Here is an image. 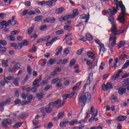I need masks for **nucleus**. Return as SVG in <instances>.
<instances>
[{
    "label": "nucleus",
    "mask_w": 129,
    "mask_h": 129,
    "mask_svg": "<svg viewBox=\"0 0 129 129\" xmlns=\"http://www.w3.org/2000/svg\"><path fill=\"white\" fill-rule=\"evenodd\" d=\"M114 4L116 6L115 7H113L112 9H109L108 11L106 12V15L108 17V20L109 22H110L112 27L110 32H111V37L109 38V42H111L110 44L108 45V48H109L111 52L113 51V47L116 46V37H113V36H116V35H120V34H122L124 33V30H117V24L116 22H114V18H113V15H115L117 13V9L118 8L121 9V16H118V20L119 21L120 23L123 24L124 21H125V18L124 17L126 16L125 12L126 11L125 9V7L122 4V1L118 0H114Z\"/></svg>",
    "instance_id": "1"
},
{
    "label": "nucleus",
    "mask_w": 129,
    "mask_h": 129,
    "mask_svg": "<svg viewBox=\"0 0 129 129\" xmlns=\"http://www.w3.org/2000/svg\"><path fill=\"white\" fill-rule=\"evenodd\" d=\"M75 95V92H72L70 94H64L62 96L63 100L62 101L61 99H58L54 102H51L48 104V107L45 108H41L40 110L42 113H51L53 111V107H57V105L63 106L65 104V100L67 98H72Z\"/></svg>",
    "instance_id": "2"
},
{
    "label": "nucleus",
    "mask_w": 129,
    "mask_h": 129,
    "mask_svg": "<svg viewBox=\"0 0 129 129\" xmlns=\"http://www.w3.org/2000/svg\"><path fill=\"white\" fill-rule=\"evenodd\" d=\"M91 99V95L88 92H86L84 94L82 95L79 98V103L80 104H82L83 106H84L86 103H89L90 102V99Z\"/></svg>",
    "instance_id": "3"
},
{
    "label": "nucleus",
    "mask_w": 129,
    "mask_h": 129,
    "mask_svg": "<svg viewBox=\"0 0 129 129\" xmlns=\"http://www.w3.org/2000/svg\"><path fill=\"white\" fill-rule=\"evenodd\" d=\"M19 23L18 22L15 21L14 23V21H12V20H9L8 21H6L3 20L1 21V26H5V27H9V26H15V25H18Z\"/></svg>",
    "instance_id": "4"
},
{
    "label": "nucleus",
    "mask_w": 129,
    "mask_h": 129,
    "mask_svg": "<svg viewBox=\"0 0 129 129\" xmlns=\"http://www.w3.org/2000/svg\"><path fill=\"white\" fill-rule=\"evenodd\" d=\"M11 123H12V120L10 119L3 120L2 121V125L4 127H8V126L10 125Z\"/></svg>",
    "instance_id": "5"
},
{
    "label": "nucleus",
    "mask_w": 129,
    "mask_h": 129,
    "mask_svg": "<svg viewBox=\"0 0 129 129\" xmlns=\"http://www.w3.org/2000/svg\"><path fill=\"white\" fill-rule=\"evenodd\" d=\"M41 80H42V76L39 77V79H37L33 82L32 86L40 87V85L39 84V83L41 82Z\"/></svg>",
    "instance_id": "6"
},
{
    "label": "nucleus",
    "mask_w": 129,
    "mask_h": 129,
    "mask_svg": "<svg viewBox=\"0 0 129 129\" xmlns=\"http://www.w3.org/2000/svg\"><path fill=\"white\" fill-rule=\"evenodd\" d=\"M93 80V73H91L88 76V78L87 80V85L91 84V82Z\"/></svg>",
    "instance_id": "7"
},
{
    "label": "nucleus",
    "mask_w": 129,
    "mask_h": 129,
    "mask_svg": "<svg viewBox=\"0 0 129 129\" xmlns=\"http://www.w3.org/2000/svg\"><path fill=\"white\" fill-rule=\"evenodd\" d=\"M66 123H69V120L68 119L64 118L63 119L62 122H60L59 123V126L61 127H65L66 126Z\"/></svg>",
    "instance_id": "8"
},
{
    "label": "nucleus",
    "mask_w": 129,
    "mask_h": 129,
    "mask_svg": "<svg viewBox=\"0 0 129 129\" xmlns=\"http://www.w3.org/2000/svg\"><path fill=\"white\" fill-rule=\"evenodd\" d=\"M91 114L93 116H94V117H96L97 115H98V110H96V113L95 114L94 113L95 112V109L93 107H92L91 108Z\"/></svg>",
    "instance_id": "9"
},
{
    "label": "nucleus",
    "mask_w": 129,
    "mask_h": 129,
    "mask_svg": "<svg viewBox=\"0 0 129 129\" xmlns=\"http://www.w3.org/2000/svg\"><path fill=\"white\" fill-rule=\"evenodd\" d=\"M122 73V70H119L116 74H114L112 76L113 80H115L117 78H118L119 77V75H120V73Z\"/></svg>",
    "instance_id": "10"
},
{
    "label": "nucleus",
    "mask_w": 129,
    "mask_h": 129,
    "mask_svg": "<svg viewBox=\"0 0 129 129\" xmlns=\"http://www.w3.org/2000/svg\"><path fill=\"white\" fill-rule=\"evenodd\" d=\"M126 92V89L123 88H119L118 91V93L120 95H122V94H124Z\"/></svg>",
    "instance_id": "11"
},
{
    "label": "nucleus",
    "mask_w": 129,
    "mask_h": 129,
    "mask_svg": "<svg viewBox=\"0 0 129 129\" xmlns=\"http://www.w3.org/2000/svg\"><path fill=\"white\" fill-rule=\"evenodd\" d=\"M79 15V12H78V10L75 9L73 11V14H71V17H72V19H74L75 17L77 16H78Z\"/></svg>",
    "instance_id": "12"
},
{
    "label": "nucleus",
    "mask_w": 129,
    "mask_h": 129,
    "mask_svg": "<svg viewBox=\"0 0 129 129\" xmlns=\"http://www.w3.org/2000/svg\"><path fill=\"white\" fill-rule=\"evenodd\" d=\"M126 118V116L120 115L118 116V117L116 118V120H118V121H123L125 120Z\"/></svg>",
    "instance_id": "13"
},
{
    "label": "nucleus",
    "mask_w": 129,
    "mask_h": 129,
    "mask_svg": "<svg viewBox=\"0 0 129 129\" xmlns=\"http://www.w3.org/2000/svg\"><path fill=\"white\" fill-rule=\"evenodd\" d=\"M110 100H111V101H113L114 102H117V101H118V99L117 98V96L112 95L110 98Z\"/></svg>",
    "instance_id": "14"
},
{
    "label": "nucleus",
    "mask_w": 129,
    "mask_h": 129,
    "mask_svg": "<svg viewBox=\"0 0 129 129\" xmlns=\"http://www.w3.org/2000/svg\"><path fill=\"white\" fill-rule=\"evenodd\" d=\"M65 11V8L61 7V8H59L57 9H56L55 10V14H62V13H63V12H64Z\"/></svg>",
    "instance_id": "15"
},
{
    "label": "nucleus",
    "mask_w": 129,
    "mask_h": 129,
    "mask_svg": "<svg viewBox=\"0 0 129 129\" xmlns=\"http://www.w3.org/2000/svg\"><path fill=\"white\" fill-rule=\"evenodd\" d=\"M87 56L89 57L90 59H94L95 58V54L93 53L92 51H90L87 53Z\"/></svg>",
    "instance_id": "16"
},
{
    "label": "nucleus",
    "mask_w": 129,
    "mask_h": 129,
    "mask_svg": "<svg viewBox=\"0 0 129 129\" xmlns=\"http://www.w3.org/2000/svg\"><path fill=\"white\" fill-rule=\"evenodd\" d=\"M35 21L37 22H42L43 21V16L41 15L36 16L35 18Z\"/></svg>",
    "instance_id": "17"
},
{
    "label": "nucleus",
    "mask_w": 129,
    "mask_h": 129,
    "mask_svg": "<svg viewBox=\"0 0 129 129\" xmlns=\"http://www.w3.org/2000/svg\"><path fill=\"white\" fill-rule=\"evenodd\" d=\"M125 45V42H124V41H120L117 47H118V49H120V48L124 47Z\"/></svg>",
    "instance_id": "18"
},
{
    "label": "nucleus",
    "mask_w": 129,
    "mask_h": 129,
    "mask_svg": "<svg viewBox=\"0 0 129 129\" xmlns=\"http://www.w3.org/2000/svg\"><path fill=\"white\" fill-rule=\"evenodd\" d=\"M9 59H6V60H3L2 61V66L3 67H9Z\"/></svg>",
    "instance_id": "19"
},
{
    "label": "nucleus",
    "mask_w": 129,
    "mask_h": 129,
    "mask_svg": "<svg viewBox=\"0 0 129 129\" xmlns=\"http://www.w3.org/2000/svg\"><path fill=\"white\" fill-rule=\"evenodd\" d=\"M63 49V47H62V46H59L56 50H57V51L56 52L55 55L56 56H58V55H59V54H60V53H61L62 52V50Z\"/></svg>",
    "instance_id": "20"
},
{
    "label": "nucleus",
    "mask_w": 129,
    "mask_h": 129,
    "mask_svg": "<svg viewBox=\"0 0 129 129\" xmlns=\"http://www.w3.org/2000/svg\"><path fill=\"white\" fill-rule=\"evenodd\" d=\"M101 51L103 53H104L106 51V48H104V44H101L100 45V53L101 52Z\"/></svg>",
    "instance_id": "21"
},
{
    "label": "nucleus",
    "mask_w": 129,
    "mask_h": 129,
    "mask_svg": "<svg viewBox=\"0 0 129 129\" xmlns=\"http://www.w3.org/2000/svg\"><path fill=\"white\" fill-rule=\"evenodd\" d=\"M63 29L66 31H68V32H70L72 30V27L69 25H66L63 26Z\"/></svg>",
    "instance_id": "22"
},
{
    "label": "nucleus",
    "mask_w": 129,
    "mask_h": 129,
    "mask_svg": "<svg viewBox=\"0 0 129 129\" xmlns=\"http://www.w3.org/2000/svg\"><path fill=\"white\" fill-rule=\"evenodd\" d=\"M7 71L9 73H13V72H15V71H16V70L14 67L10 66L9 69H7Z\"/></svg>",
    "instance_id": "23"
},
{
    "label": "nucleus",
    "mask_w": 129,
    "mask_h": 129,
    "mask_svg": "<svg viewBox=\"0 0 129 129\" xmlns=\"http://www.w3.org/2000/svg\"><path fill=\"white\" fill-rule=\"evenodd\" d=\"M45 94H46L44 92L40 93L37 94V97L38 99H42V98H44V95H45Z\"/></svg>",
    "instance_id": "24"
},
{
    "label": "nucleus",
    "mask_w": 129,
    "mask_h": 129,
    "mask_svg": "<svg viewBox=\"0 0 129 129\" xmlns=\"http://www.w3.org/2000/svg\"><path fill=\"white\" fill-rule=\"evenodd\" d=\"M86 38L88 41H91L92 40L93 37L90 35L89 33H87L86 34Z\"/></svg>",
    "instance_id": "25"
},
{
    "label": "nucleus",
    "mask_w": 129,
    "mask_h": 129,
    "mask_svg": "<svg viewBox=\"0 0 129 129\" xmlns=\"http://www.w3.org/2000/svg\"><path fill=\"white\" fill-rule=\"evenodd\" d=\"M47 63L48 64H49V65H53V64H55V63H56V59H50L48 61Z\"/></svg>",
    "instance_id": "26"
},
{
    "label": "nucleus",
    "mask_w": 129,
    "mask_h": 129,
    "mask_svg": "<svg viewBox=\"0 0 129 129\" xmlns=\"http://www.w3.org/2000/svg\"><path fill=\"white\" fill-rule=\"evenodd\" d=\"M64 117V112H61L58 113L57 116V119H62Z\"/></svg>",
    "instance_id": "27"
},
{
    "label": "nucleus",
    "mask_w": 129,
    "mask_h": 129,
    "mask_svg": "<svg viewBox=\"0 0 129 129\" xmlns=\"http://www.w3.org/2000/svg\"><path fill=\"white\" fill-rule=\"evenodd\" d=\"M34 27H35V26L33 24L32 25V27H30L28 31V35H31V34H32V33H33V31H34Z\"/></svg>",
    "instance_id": "28"
},
{
    "label": "nucleus",
    "mask_w": 129,
    "mask_h": 129,
    "mask_svg": "<svg viewBox=\"0 0 129 129\" xmlns=\"http://www.w3.org/2000/svg\"><path fill=\"white\" fill-rule=\"evenodd\" d=\"M19 80H20L19 78H17L14 80L13 84L14 85L16 86H19Z\"/></svg>",
    "instance_id": "29"
},
{
    "label": "nucleus",
    "mask_w": 129,
    "mask_h": 129,
    "mask_svg": "<svg viewBox=\"0 0 129 129\" xmlns=\"http://www.w3.org/2000/svg\"><path fill=\"white\" fill-rule=\"evenodd\" d=\"M5 52H7V48L2 47V45H0V53H5Z\"/></svg>",
    "instance_id": "30"
},
{
    "label": "nucleus",
    "mask_w": 129,
    "mask_h": 129,
    "mask_svg": "<svg viewBox=\"0 0 129 129\" xmlns=\"http://www.w3.org/2000/svg\"><path fill=\"white\" fill-rule=\"evenodd\" d=\"M98 120V118H95V117H94V116H93V117H92L91 118H90L89 119V122H92V121H97Z\"/></svg>",
    "instance_id": "31"
},
{
    "label": "nucleus",
    "mask_w": 129,
    "mask_h": 129,
    "mask_svg": "<svg viewBox=\"0 0 129 129\" xmlns=\"http://www.w3.org/2000/svg\"><path fill=\"white\" fill-rule=\"evenodd\" d=\"M62 79H60L58 81V82L56 83V87L58 88L62 87Z\"/></svg>",
    "instance_id": "32"
},
{
    "label": "nucleus",
    "mask_w": 129,
    "mask_h": 129,
    "mask_svg": "<svg viewBox=\"0 0 129 129\" xmlns=\"http://www.w3.org/2000/svg\"><path fill=\"white\" fill-rule=\"evenodd\" d=\"M78 122V120L77 119H74L70 122V124L71 125H74L75 124H76Z\"/></svg>",
    "instance_id": "33"
},
{
    "label": "nucleus",
    "mask_w": 129,
    "mask_h": 129,
    "mask_svg": "<svg viewBox=\"0 0 129 129\" xmlns=\"http://www.w3.org/2000/svg\"><path fill=\"white\" fill-rule=\"evenodd\" d=\"M7 39L8 40H9V41H16V38L14 36H13V35H9L7 36Z\"/></svg>",
    "instance_id": "34"
},
{
    "label": "nucleus",
    "mask_w": 129,
    "mask_h": 129,
    "mask_svg": "<svg viewBox=\"0 0 129 129\" xmlns=\"http://www.w3.org/2000/svg\"><path fill=\"white\" fill-rule=\"evenodd\" d=\"M55 34H56V35H62V34H64V30L61 29L60 30H57L55 31Z\"/></svg>",
    "instance_id": "35"
},
{
    "label": "nucleus",
    "mask_w": 129,
    "mask_h": 129,
    "mask_svg": "<svg viewBox=\"0 0 129 129\" xmlns=\"http://www.w3.org/2000/svg\"><path fill=\"white\" fill-rule=\"evenodd\" d=\"M63 19V21H67V20L69 19H72V17H71V15L68 14L67 16H64L63 17H62Z\"/></svg>",
    "instance_id": "36"
},
{
    "label": "nucleus",
    "mask_w": 129,
    "mask_h": 129,
    "mask_svg": "<svg viewBox=\"0 0 129 129\" xmlns=\"http://www.w3.org/2000/svg\"><path fill=\"white\" fill-rule=\"evenodd\" d=\"M47 26L46 25H42L40 26V28L39 29V30L40 31H45V30L47 29Z\"/></svg>",
    "instance_id": "37"
},
{
    "label": "nucleus",
    "mask_w": 129,
    "mask_h": 129,
    "mask_svg": "<svg viewBox=\"0 0 129 129\" xmlns=\"http://www.w3.org/2000/svg\"><path fill=\"white\" fill-rule=\"evenodd\" d=\"M39 6H46V1H43L38 3Z\"/></svg>",
    "instance_id": "38"
},
{
    "label": "nucleus",
    "mask_w": 129,
    "mask_h": 129,
    "mask_svg": "<svg viewBox=\"0 0 129 129\" xmlns=\"http://www.w3.org/2000/svg\"><path fill=\"white\" fill-rule=\"evenodd\" d=\"M14 69H20V68H21V63H18L15 64L14 67Z\"/></svg>",
    "instance_id": "39"
},
{
    "label": "nucleus",
    "mask_w": 129,
    "mask_h": 129,
    "mask_svg": "<svg viewBox=\"0 0 129 129\" xmlns=\"http://www.w3.org/2000/svg\"><path fill=\"white\" fill-rule=\"evenodd\" d=\"M22 124V123L21 122L17 123L13 126V127H14L15 128H18V127H20V126H21Z\"/></svg>",
    "instance_id": "40"
},
{
    "label": "nucleus",
    "mask_w": 129,
    "mask_h": 129,
    "mask_svg": "<svg viewBox=\"0 0 129 129\" xmlns=\"http://www.w3.org/2000/svg\"><path fill=\"white\" fill-rule=\"evenodd\" d=\"M76 62V61H75V59H72L69 64L70 67H72V66H74V65H75Z\"/></svg>",
    "instance_id": "41"
},
{
    "label": "nucleus",
    "mask_w": 129,
    "mask_h": 129,
    "mask_svg": "<svg viewBox=\"0 0 129 129\" xmlns=\"http://www.w3.org/2000/svg\"><path fill=\"white\" fill-rule=\"evenodd\" d=\"M118 62V58H116L115 59V63H114L113 67L114 69H116V67H117V63Z\"/></svg>",
    "instance_id": "42"
},
{
    "label": "nucleus",
    "mask_w": 129,
    "mask_h": 129,
    "mask_svg": "<svg viewBox=\"0 0 129 129\" xmlns=\"http://www.w3.org/2000/svg\"><path fill=\"white\" fill-rule=\"evenodd\" d=\"M51 39V36H47L45 37L44 38H43V42H47V41H49Z\"/></svg>",
    "instance_id": "43"
},
{
    "label": "nucleus",
    "mask_w": 129,
    "mask_h": 129,
    "mask_svg": "<svg viewBox=\"0 0 129 129\" xmlns=\"http://www.w3.org/2000/svg\"><path fill=\"white\" fill-rule=\"evenodd\" d=\"M0 44L3 46H7V41L5 40H0Z\"/></svg>",
    "instance_id": "44"
},
{
    "label": "nucleus",
    "mask_w": 129,
    "mask_h": 129,
    "mask_svg": "<svg viewBox=\"0 0 129 129\" xmlns=\"http://www.w3.org/2000/svg\"><path fill=\"white\" fill-rule=\"evenodd\" d=\"M106 85L107 86L108 89H112V84L110 82L107 83Z\"/></svg>",
    "instance_id": "45"
},
{
    "label": "nucleus",
    "mask_w": 129,
    "mask_h": 129,
    "mask_svg": "<svg viewBox=\"0 0 129 129\" xmlns=\"http://www.w3.org/2000/svg\"><path fill=\"white\" fill-rule=\"evenodd\" d=\"M83 51H84V48H81V49H79V50H78L77 51V55H81V54H82V52H83Z\"/></svg>",
    "instance_id": "46"
},
{
    "label": "nucleus",
    "mask_w": 129,
    "mask_h": 129,
    "mask_svg": "<svg viewBox=\"0 0 129 129\" xmlns=\"http://www.w3.org/2000/svg\"><path fill=\"white\" fill-rule=\"evenodd\" d=\"M59 78L53 79L51 81V84H56V83H57V82H58V81H59Z\"/></svg>",
    "instance_id": "47"
},
{
    "label": "nucleus",
    "mask_w": 129,
    "mask_h": 129,
    "mask_svg": "<svg viewBox=\"0 0 129 129\" xmlns=\"http://www.w3.org/2000/svg\"><path fill=\"white\" fill-rule=\"evenodd\" d=\"M37 51V47H36V46H35V45H34L33 46V47H32V49H31L30 50V52L31 53H33V52H36Z\"/></svg>",
    "instance_id": "48"
},
{
    "label": "nucleus",
    "mask_w": 129,
    "mask_h": 129,
    "mask_svg": "<svg viewBox=\"0 0 129 129\" xmlns=\"http://www.w3.org/2000/svg\"><path fill=\"white\" fill-rule=\"evenodd\" d=\"M7 80H9V81H11V80H15V77L13 76H9L7 77Z\"/></svg>",
    "instance_id": "49"
},
{
    "label": "nucleus",
    "mask_w": 129,
    "mask_h": 129,
    "mask_svg": "<svg viewBox=\"0 0 129 129\" xmlns=\"http://www.w3.org/2000/svg\"><path fill=\"white\" fill-rule=\"evenodd\" d=\"M102 90H104V91H107V90H108L107 86H106V85H105V84L102 85Z\"/></svg>",
    "instance_id": "50"
},
{
    "label": "nucleus",
    "mask_w": 129,
    "mask_h": 129,
    "mask_svg": "<svg viewBox=\"0 0 129 129\" xmlns=\"http://www.w3.org/2000/svg\"><path fill=\"white\" fill-rule=\"evenodd\" d=\"M6 14L5 13H0V19L4 20L6 18Z\"/></svg>",
    "instance_id": "51"
},
{
    "label": "nucleus",
    "mask_w": 129,
    "mask_h": 129,
    "mask_svg": "<svg viewBox=\"0 0 129 129\" xmlns=\"http://www.w3.org/2000/svg\"><path fill=\"white\" fill-rule=\"evenodd\" d=\"M28 45V41L27 40H24V42H22L20 43V46H27Z\"/></svg>",
    "instance_id": "52"
},
{
    "label": "nucleus",
    "mask_w": 129,
    "mask_h": 129,
    "mask_svg": "<svg viewBox=\"0 0 129 129\" xmlns=\"http://www.w3.org/2000/svg\"><path fill=\"white\" fill-rule=\"evenodd\" d=\"M53 5V2L51 1H46V6H48V7H51Z\"/></svg>",
    "instance_id": "53"
},
{
    "label": "nucleus",
    "mask_w": 129,
    "mask_h": 129,
    "mask_svg": "<svg viewBox=\"0 0 129 129\" xmlns=\"http://www.w3.org/2000/svg\"><path fill=\"white\" fill-rule=\"evenodd\" d=\"M27 72L29 75H31L32 74V69H31V67L28 66L27 67Z\"/></svg>",
    "instance_id": "54"
},
{
    "label": "nucleus",
    "mask_w": 129,
    "mask_h": 129,
    "mask_svg": "<svg viewBox=\"0 0 129 129\" xmlns=\"http://www.w3.org/2000/svg\"><path fill=\"white\" fill-rule=\"evenodd\" d=\"M11 35L12 36H14L15 35H18V31L17 30H14L11 32Z\"/></svg>",
    "instance_id": "55"
},
{
    "label": "nucleus",
    "mask_w": 129,
    "mask_h": 129,
    "mask_svg": "<svg viewBox=\"0 0 129 129\" xmlns=\"http://www.w3.org/2000/svg\"><path fill=\"white\" fill-rule=\"evenodd\" d=\"M29 12V10H24L21 14V16H26L27 14Z\"/></svg>",
    "instance_id": "56"
},
{
    "label": "nucleus",
    "mask_w": 129,
    "mask_h": 129,
    "mask_svg": "<svg viewBox=\"0 0 129 129\" xmlns=\"http://www.w3.org/2000/svg\"><path fill=\"white\" fill-rule=\"evenodd\" d=\"M51 87H52V86L50 85H46V86L45 87V88L44 89L45 91H48V90H49V89H50V88H51Z\"/></svg>",
    "instance_id": "57"
},
{
    "label": "nucleus",
    "mask_w": 129,
    "mask_h": 129,
    "mask_svg": "<svg viewBox=\"0 0 129 129\" xmlns=\"http://www.w3.org/2000/svg\"><path fill=\"white\" fill-rule=\"evenodd\" d=\"M46 63H47V60H46V59H44L43 61L40 64V66L44 67V66L46 65Z\"/></svg>",
    "instance_id": "58"
},
{
    "label": "nucleus",
    "mask_w": 129,
    "mask_h": 129,
    "mask_svg": "<svg viewBox=\"0 0 129 129\" xmlns=\"http://www.w3.org/2000/svg\"><path fill=\"white\" fill-rule=\"evenodd\" d=\"M88 15H85V14H83L80 16V19H81V20H84V19H85L87 17H88Z\"/></svg>",
    "instance_id": "59"
},
{
    "label": "nucleus",
    "mask_w": 129,
    "mask_h": 129,
    "mask_svg": "<svg viewBox=\"0 0 129 129\" xmlns=\"http://www.w3.org/2000/svg\"><path fill=\"white\" fill-rule=\"evenodd\" d=\"M47 83H48V81L44 80L40 83V85L41 86H44V85H45V84H47Z\"/></svg>",
    "instance_id": "60"
},
{
    "label": "nucleus",
    "mask_w": 129,
    "mask_h": 129,
    "mask_svg": "<svg viewBox=\"0 0 129 129\" xmlns=\"http://www.w3.org/2000/svg\"><path fill=\"white\" fill-rule=\"evenodd\" d=\"M129 76V73H125L122 76V78L124 79V78H127V77H128Z\"/></svg>",
    "instance_id": "61"
},
{
    "label": "nucleus",
    "mask_w": 129,
    "mask_h": 129,
    "mask_svg": "<svg viewBox=\"0 0 129 129\" xmlns=\"http://www.w3.org/2000/svg\"><path fill=\"white\" fill-rule=\"evenodd\" d=\"M94 42L96 44H98V45H99V46H100V45H101V44H102V43H101V42H100V40H99L98 39H95Z\"/></svg>",
    "instance_id": "62"
},
{
    "label": "nucleus",
    "mask_w": 129,
    "mask_h": 129,
    "mask_svg": "<svg viewBox=\"0 0 129 129\" xmlns=\"http://www.w3.org/2000/svg\"><path fill=\"white\" fill-rule=\"evenodd\" d=\"M32 92H37V91L38 90V89L37 88V87H34L31 89Z\"/></svg>",
    "instance_id": "63"
},
{
    "label": "nucleus",
    "mask_w": 129,
    "mask_h": 129,
    "mask_svg": "<svg viewBox=\"0 0 129 129\" xmlns=\"http://www.w3.org/2000/svg\"><path fill=\"white\" fill-rule=\"evenodd\" d=\"M32 123L34 125H37V124H39V121H37L36 119H34L32 121Z\"/></svg>",
    "instance_id": "64"
}]
</instances>
